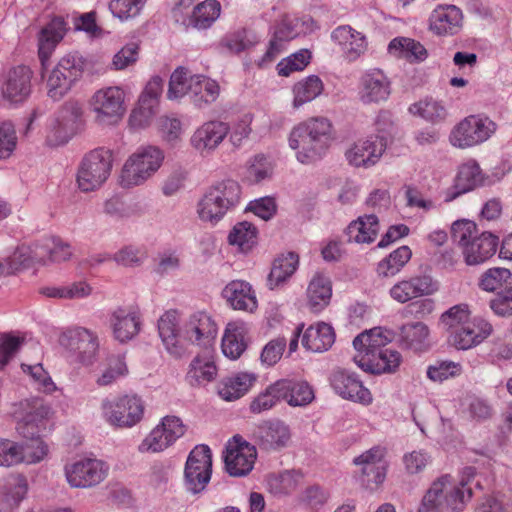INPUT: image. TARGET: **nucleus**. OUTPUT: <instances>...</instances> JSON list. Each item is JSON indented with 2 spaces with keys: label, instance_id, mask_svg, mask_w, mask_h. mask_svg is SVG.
Listing matches in <instances>:
<instances>
[{
  "label": "nucleus",
  "instance_id": "obj_1",
  "mask_svg": "<svg viewBox=\"0 0 512 512\" xmlns=\"http://www.w3.org/2000/svg\"><path fill=\"white\" fill-rule=\"evenodd\" d=\"M389 342L381 328L360 333L353 340L354 348L360 353L354 358L356 364L373 374L396 372L402 356L397 350L386 347Z\"/></svg>",
  "mask_w": 512,
  "mask_h": 512
},
{
  "label": "nucleus",
  "instance_id": "obj_2",
  "mask_svg": "<svg viewBox=\"0 0 512 512\" xmlns=\"http://www.w3.org/2000/svg\"><path fill=\"white\" fill-rule=\"evenodd\" d=\"M332 123L325 117H312L295 126L289 135V146L296 150V158L302 164L320 160L330 147Z\"/></svg>",
  "mask_w": 512,
  "mask_h": 512
},
{
  "label": "nucleus",
  "instance_id": "obj_3",
  "mask_svg": "<svg viewBox=\"0 0 512 512\" xmlns=\"http://www.w3.org/2000/svg\"><path fill=\"white\" fill-rule=\"evenodd\" d=\"M451 236L469 266L483 264L496 253L499 246L498 236L491 232L478 234L476 224L469 220L455 221Z\"/></svg>",
  "mask_w": 512,
  "mask_h": 512
},
{
  "label": "nucleus",
  "instance_id": "obj_4",
  "mask_svg": "<svg viewBox=\"0 0 512 512\" xmlns=\"http://www.w3.org/2000/svg\"><path fill=\"white\" fill-rule=\"evenodd\" d=\"M240 200L241 187L237 181H218L211 185L199 200L197 213L202 221L216 224L229 211L235 209Z\"/></svg>",
  "mask_w": 512,
  "mask_h": 512
},
{
  "label": "nucleus",
  "instance_id": "obj_5",
  "mask_svg": "<svg viewBox=\"0 0 512 512\" xmlns=\"http://www.w3.org/2000/svg\"><path fill=\"white\" fill-rule=\"evenodd\" d=\"M188 71L178 67L170 76L167 96L169 99H178L185 95L198 108H203L213 102L219 96V84L203 75L187 76Z\"/></svg>",
  "mask_w": 512,
  "mask_h": 512
},
{
  "label": "nucleus",
  "instance_id": "obj_6",
  "mask_svg": "<svg viewBox=\"0 0 512 512\" xmlns=\"http://www.w3.org/2000/svg\"><path fill=\"white\" fill-rule=\"evenodd\" d=\"M113 163L112 151L96 148L82 158L76 175L78 188L83 192L98 189L110 176Z\"/></svg>",
  "mask_w": 512,
  "mask_h": 512
},
{
  "label": "nucleus",
  "instance_id": "obj_7",
  "mask_svg": "<svg viewBox=\"0 0 512 512\" xmlns=\"http://www.w3.org/2000/svg\"><path fill=\"white\" fill-rule=\"evenodd\" d=\"M163 152L154 146L138 150L125 162L121 172V185L133 187L145 182L161 166Z\"/></svg>",
  "mask_w": 512,
  "mask_h": 512
},
{
  "label": "nucleus",
  "instance_id": "obj_8",
  "mask_svg": "<svg viewBox=\"0 0 512 512\" xmlns=\"http://www.w3.org/2000/svg\"><path fill=\"white\" fill-rule=\"evenodd\" d=\"M59 343L77 363L88 366L96 360L99 340L92 330L81 326L70 327L61 333Z\"/></svg>",
  "mask_w": 512,
  "mask_h": 512
},
{
  "label": "nucleus",
  "instance_id": "obj_9",
  "mask_svg": "<svg viewBox=\"0 0 512 512\" xmlns=\"http://www.w3.org/2000/svg\"><path fill=\"white\" fill-rule=\"evenodd\" d=\"M84 71V61L76 54L62 57L47 79V94L54 101L62 99Z\"/></svg>",
  "mask_w": 512,
  "mask_h": 512
},
{
  "label": "nucleus",
  "instance_id": "obj_10",
  "mask_svg": "<svg viewBox=\"0 0 512 512\" xmlns=\"http://www.w3.org/2000/svg\"><path fill=\"white\" fill-rule=\"evenodd\" d=\"M212 475V452L205 444L196 445L189 453L184 468V486L192 494L201 493Z\"/></svg>",
  "mask_w": 512,
  "mask_h": 512
},
{
  "label": "nucleus",
  "instance_id": "obj_11",
  "mask_svg": "<svg viewBox=\"0 0 512 512\" xmlns=\"http://www.w3.org/2000/svg\"><path fill=\"white\" fill-rule=\"evenodd\" d=\"M496 125L487 117L470 115L461 120L451 131L450 143L457 148H470L487 141Z\"/></svg>",
  "mask_w": 512,
  "mask_h": 512
},
{
  "label": "nucleus",
  "instance_id": "obj_12",
  "mask_svg": "<svg viewBox=\"0 0 512 512\" xmlns=\"http://www.w3.org/2000/svg\"><path fill=\"white\" fill-rule=\"evenodd\" d=\"M124 100L125 93L120 87L110 86L97 90L90 100L97 122L101 124L118 122L126 111Z\"/></svg>",
  "mask_w": 512,
  "mask_h": 512
},
{
  "label": "nucleus",
  "instance_id": "obj_13",
  "mask_svg": "<svg viewBox=\"0 0 512 512\" xmlns=\"http://www.w3.org/2000/svg\"><path fill=\"white\" fill-rule=\"evenodd\" d=\"M257 451L254 445L235 435L226 444L223 455L227 473L233 477L248 475L255 464Z\"/></svg>",
  "mask_w": 512,
  "mask_h": 512
},
{
  "label": "nucleus",
  "instance_id": "obj_14",
  "mask_svg": "<svg viewBox=\"0 0 512 512\" xmlns=\"http://www.w3.org/2000/svg\"><path fill=\"white\" fill-rule=\"evenodd\" d=\"M385 456L386 448L378 445L353 459V464L359 467L358 479L366 488L373 489L384 482L387 472Z\"/></svg>",
  "mask_w": 512,
  "mask_h": 512
},
{
  "label": "nucleus",
  "instance_id": "obj_15",
  "mask_svg": "<svg viewBox=\"0 0 512 512\" xmlns=\"http://www.w3.org/2000/svg\"><path fill=\"white\" fill-rule=\"evenodd\" d=\"M185 430V425L179 417L165 416L161 423L145 437L138 449L141 453L162 452L181 438Z\"/></svg>",
  "mask_w": 512,
  "mask_h": 512
},
{
  "label": "nucleus",
  "instance_id": "obj_16",
  "mask_svg": "<svg viewBox=\"0 0 512 512\" xmlns=\"http://www.w3.org/2000/svg\"><path fill=\"white\" fill-rule=\"evenodd\" d=\"M334 392L344 400H349L364 406L372 403L373 397L363 384L360 376L349 369H335L329 377Z\"/></svg>",
  "mask_w": 512,
  "mask_h": 512
},
{
  "label": "nucleus",
  "instance_id": "obj_17",
  "mask_svg": "<svg viewBox=\"0 0 512 512\" xmlns=\"http://www.w3.org/2000/svg\"><path fill=\"white\" fill-rule=\"evenodd\" d=\"M51 413L50 406L43 398L32 397L20 402V421L17 431L22 437H33L46 429Z\"/></svg>",
  "mask_w": 512,
  "mask_h": 512
},
{
  "label": "nucleus",
  "instance_id": "obj_18",
  "mask_svg": "<svg viewBox=\"0 0 512 512\" xmlns=\"http://www.w3.org/2000/svg\"><path fill=\"white\" fill-rule=\"evenodd\" d=\"M64 472L72 488H90L106 478L108 467L101 460L85 458L66 464Z\"/></svg>",
  "mask_w": 512,
  "mask_h": 512
},
{
  "label": "nucleus",
  "instance_id": "obj_19",
  "mask_svg": "<svg viewBox=\"0 0 512 512\" xmlns=\"http://www.w3.org/2000/svg\"><path fill=\"white\" fill-rule=\"evenodd\" d=\"M108 422L116 427H133L144 414V404L138 396L125 395L104 405Z\"/></svg>",
  "mask_w": 512,
  "mask_h": 512
},
{
  "label": "nucleus",
  "instance_id": "obj_20",
  "mask_svg": "<svg viewBox=\"0 0 512 512\" xmlns=\"http://www.w3.org/2000/svg\"><path fill=\"white\" fill-rule=\"evenodd\" d=\"M83 110L76 101L66 102L58 111L55 121L47 137L52 145H63L67 143L76 133Z\"/></svg>",
  "mask_w": 512,
  "mask_h": 512
},
{
  "label": "nucleus",
  "instance_id": "obj_21",
  "mask_svg": "<svg viewBox=\"0 0 512 512\" xmlns=\"http://www.w3.org/2000/svg\"><path fill=\"white\" fill-rule=\"evenodd\" d=\"M230 132L228 123L212 120L199 126L190 137V145L201 156L211 155Z\"/></svg>",
  "mask_w": 512,
  "mask_h": 512
},
{
  "label": "nucleus",
  "instance_id": "obj_22",
  "mask_svg": "<svg viewBox=\"0 0 512 512\" xmlns=\"http://www.w3.org/2000/svg\"><path fill=\"white\" fill-rule=\"evenodd\" d=\"M32 71L28 66L11 68L1 83V96L9 104L24 102L31 93Z\"/></svg>",
  "mask_w": 512,
  "mask_h": 512
},
{
  "label": "nucleus",
  "instance_id": "obj_23",
  "mask_svg": "<svg viewBox=\"0 0 512 512\" xmlns=\"http://www.w3.org/2000/svg\"><path fill=\"white\" fill-rule=\"evenodd\" d=\"M438 282L430 275H416L395 283L389 290L390 297L401 304L413 299L430 296L438 290Z\"/></svg>",
  "mask_w": 512,
  "mask_h": 512
},
{
  "label": "nucleus",
  "instance_id": "obj_24",
  "mask_svg": "<svg viewBox=\"0 0 512 512\" xmlns=\"http://www.w3.org/2000/svg\"><path fill=\"white\" fill-rule=\"evenodd\" d=\"M386 150V142L381 137H367L355 142L346 152L348 163L355 167L370 168L379 162Z\"/></svg>",
  "mask_w": 512,
  "mask_h": 512
},
{
  "label": "nucleus",
  "instance_id": "obj_25",
  "mask_svg": "<svg viewBox=\"0 0 512 512\" xmlns=\"http://www.w3.org/2000/svg\"><path fill=\"white\" fill-rule=\"evenodd\" d=\"M217 333L216 322L206 312L192 314L183 327L185 339L206 349L213 345Z\"/></svg>",
  "mask_w": 512,
  "mask_h": 512
},
{
  "label": "nucleus",
  "instance_id": "obj_26",
  "mask_svg": "<svg viewBox=\"0 0 512 512\" xmlns=\"http://www.w3.org/2000/svg\"><path fill=\"white\" fill-rule=\"evenodd\" d=\"M254 441L265 450L284 447L290 440L289 427L280 420L262 421L252 431Z\"/></svg>",
  "mask_w": 512,
  "mask_h": 512
},
{
  "label": "nucleus",
  "instance_id": "obj_27",
  "mask_svg": "<svg viewBox=\"0 0 512 512\" xmlns=\"http://www.w3.org/2000/svg\"><path fill=\"white\" fill-rule=\"evenodd\" d=\"M222 297L233 310L254 313L258 308L252 285L244 280H232L222 290Z\"/></svg>",
  "mask_w": 512,
  "mask_h": 512
},
{
  "label": "nucleus",
  "instance_id": "obj_28",
  "mask_svg": "<svg viewBox=\"0 0 512 512\" xmlns=\"http://www.w3.org/2000/svg\"><path fill=\"white\" fill-rule=\"evenodd\" d=\"M492 325L483 319H474L450 332L449 341L457 349L467 350L481 343L492 333Z\"/></svg>",
  "mask_w": 512,
  "mask_h": 512
},
{
  "label": "nucleus",
  "instance_id": "obj_29",
  "mask_svg": "<svg viewBox=\"0 0 512 512\" xmlns=\"http://www.w3.org/2000/svg\"><path fill=\"white\" fill-rule=\"evenodd\" d=\"M360 99L365 104L386 101L391 93L388 77L379 69L365 73L361 78Z\"/></svg>",
  "mask_w": 512,
  "mask_h": 512
},
{
  "label": "nucleus",
  "instance_id": "obj_30",
  "mask_svg": "<svg viewBox=\"0 0 512 512\" xmlns=\"http://www.w3.org/2000/svg\"><path fill=\"white\" fill-rule=\"evenodd\" d=\"M66 33V22L62 17H54L38 33V57L43 68L54 52L56 46Z\"/></svg>",
  "mask_w": 512,
  "mask_h": 512
},
{
  "label": "nucleus",
  "instance_id": "obj_31",
  "mask_svg": "<svg viewBox=\"0 0 512 512\" xmlns=\"http://www.w3.org/2000/svg\"><path fill=\"white\" fill-rule=\"evenodd\" d=\"M331 39L340 47L349 61H354L367 50L366 37L349 25L335 28Z\"/></svg>",
  "mask_w": 512,
  "mask_h": 512
},
{
  "label": "nucleus",
  "instance_id": "obj_32",
  "mask_svg": "<svg viewBox=\"0 0 512 512\" xmlns=\"http://www.w3.org/2000/svg\"><path fill=\"white\" fill-rule=\"evenodd\" d=\"M461 10L452 4L440 5L432 13L430 29L437 35H454L462 24Z\"/></svg>",
  "mask_w": 512,
  "mask_h": 512
},
{
  "label": "nucleus",
  "instance_id": "obj_33",
  "mask_svg": "<svg viewBox=\"0 0 512 512\" xmlns=\"http://www.w3.org/2000/svg\"><path fill=\"white\" fill-rule=\"evenodd\" d=\"M29 448H21L19 443L2 439L0 440V466L11 467L19 463H38L43 460L45 448L38 447L37 452L30 453Z\"/></svg>",
  "mask_w": 512,
  "mask_h": 512
},
{
  "label": "nucleus",
  "instance_id": "obj_34",
  "mask_svg": "<svg viewBox=\"0 0 512 512\" xmlns=\"http://www.w3.org/2000/svg\"><path fill=\"white\" fill-rule=\"evenodd\" d=\"M248 330L247 324L243 321H232L227 324L221 344L226 357L236 360L243 354L247 348Z\"/></svg>",
  "mask_w": 512,
  "mask_h": 512
},
{
  "label": "nucleus",
  "instance_id": "obj_35",
  "mask_svg": "<svg viewBox=\"0 0 512 512\" xmlns=\"http://www.w3.org/2000/svg\"><path fill=\"white\" fill-rule=\"evenodd\" d=\"M380 230L379 219L375 214H365L350 222L345 230L348 242L370 244L375 241Z\"/></svg>",
  "mask_w": 512,
  "mask_h": 512
},
{
  "label": "nucleus",
  "instance_id": "obj_36",
  "mask_svg": "<svg viewBox=\"0 0 512 512\" xmlns=\"http://www.w3.org/2000/svg\"><path fill=\"white\" fill-rule=\"evenodd\" d=\"M158 332L167 352L173 357H181L184 349L178 339V313L176 310L166 311L160 317Z\"/></svg>",
  "mask_w": 512,
  "mask_h": 512
},
{
  "label": "nucleus",
  "instance_id": "obj_37",
  "mask_svg": "<svg viewBox=\"0 0 512 512\" xmlns=\"http://www.w3.org/2000/svg\"><path fill=\"white\" fill-rule=\"evenodd\" d=\"M335 337L333 327L320 322L306 329L302 336V345L306 350L320 353L332 347Z\"/></svg>",
  "mask_w": 512,
  "mask_h": 512
},
{
  "label": "nucleus",
  "instance_id": "obj_38",
  "mask_svg": "<svg viewBox=\"0 0 512 512\" xmlns=\"http://www.w3.org/2000/svg\"><path fill=\"white\" fill-rule=\"evenodd\" d=\"M429 336L428 326L420 321L403 324L398 332V344L403 349L415 352L427 349Z\"/></svg>",
  "mask_w": 512,
  "mask_h": 512
},
{
  "label": "nucleus",
  "instance_id": "obj_39",
  "mask_svg": "<svg viewBox=\"0 0 512 512\" xmlns=\"http://www.w3.org/2000/svg\"><path fill=\"white\" fill-rule=\"evenodd\" d=\"M282 401H286L292 407L306 406L314 399V391L308 382L295 378L279 379Z\"/></svg>",
  "mask_w": 512,
  "mask_h": 512
},
{
  "label": "nucleus",
  "instance_id": "obj_40",
  "mask_svg": "<svg viewBox=\"0 0 512 512\" xmlns=\"http://www.w3.org/2000/svg\"><path fill=\"white\" fill-rule=\"evenodd\" d=\"M257 380L255 373L239 372L225 378L219 385L218 393L225 401H234L244 396Z\"/></svg>",
  "mask_w": 512,
  "mask_h": 512
},
{
  "label": "nucleus",
  "instance_id": "obj_41",
  "mask_svg": "<svg viewBox=\"0 0 512 512\" xmlns=\"http://www.w3.org/2000/svg\"><path fill=\"white\" fill-rule=\"evenodd\" d=\"M298 264L299 256L294 252H289L276 258L267 278L269 289L274 290L283 286L295 273Z\"/></svg>",
  "mask_w": 512,
  "mask_h": 512
},
{
  "label": "nucleus",
  "instance_id": "obj_42",
  "mask_svg": "<svg viewBox=\"0 0 512 512\" xmlns=\"http://www.w3.org/2000/svg\"><path fill=\"white\" fill-rule=\"evenodd\" d=\"M480 168L477 164L463 165L456 177L455 185L446 191L445 201L451 202L460 195L473 190L481 183Z\"/></svg>",
  "mask_w": 512,
  "mask_h": 512
},
{
  "label": "nucleus",
  "instance_id": "obj_43",
  "mask_svg": "<svg viewBox=\"0 0 512 512\" xmlns=\"http://www.w3.org/2000/svg\"><path fill=\"white\" fill-rule=\"evenodd\" d=\"M114 337L121 343L131 340L140 330V320L136 313L118 308L112 314Z\"/></svg>",
  "mask_w": 512,
  "mask_h": 512
},
{
  "label": "nucleus",
  "instance_id": "obj_44",
  "mask_svg": "<svg viewBox=\"0 0 512 512\" xmlns=\"http://www.w3.org/2000/svg\"><path fill=\"white\" fill-rule=\"evenodd\" d=\"M388 50L396 57L410 63L422 62L428 56L427 50L419 41L406 37L394 38L389 43Z\"/></svg>",
  "mask_w": 512,
  "mask_h": 512
},
{
  "label": "nucleus",
  "instance_id": "obj_45",
  "mask_svg": "<svg viewBox=\"0 0 512 512\" xmlns=\"http://www.w3.org/2000/svg\"><path fill=\"white\" fill-rule=\"evenodd\" d=\"M450 475H442L435 480L424 495L417 512H442L444 505V491L449 485Z\"/></svg>",
  "mask_w": 512,
  "mask_h": 512
},
{
  "label": "nucleus",
  "instance_id": "obj_46",
  "mask_svg": "<svg viewBox=\"0 0 512 512\" xmlns=\"http://www.w3.org/2000/svg\"><path fill=\"white\" fill-rule=\"evenodd\" d=\"M331 295L330 282L322 276L313 277L307 289L308 305L311 311L320 312L329 304Z\"/></svg>",
  "mask_w": 512,
  "mask_h": 512
},
{
  "label": "nucleus",
  "instance_id": "obj_47",
  "mask_svg": "<svg viewBox=\"0 0 512 512\" xmlns=\"http://www.w3.org/2000/svg\"><path fill=\"white\" fill-rule=\"evenodd\" d=\"M323 82L317 75H310L293 86V106L299 108L305 103L311 102L323 91Z\"/></svg>",
  "mask_w": 512,
  "mask_h": 512
},
{
  "label": "nucleus",
  "instance_id": "obj_48",
  "mask_svg": "<svg viewBox=\"0 0 512 512\" xmlns=\"http://www.w3.org/2000/svg\"><path fill=\"white\" fill-rule=\"evenodd\" d=\"M258 230L250 222L237 223L228 235V242L238 246L241 252L247 253L257 244Z\"/></svg>",
  "mask_w": 512,
  "mask_h": 512
},
{
  "label": "nucleus",
  "instance_id": "obj_49",
  "mask_svg": "<svg viewBox=\"0 0 512 512\" xmlns=\"http://www.w3.org/2000/svg\"><path fill=\"white\" fill-rule=\"evenodd\" d=\"M409 112L433 124L445 121L448 116L447 109L443 103L433 98H426L412 104L409 107Z\"/></svg>",
  "mask_w": 512,
  "mask_h": 512
},
{
  "label": "nucleus",
  "instance_id": "obj_50",
  "mask_svg": "<svg viewBox=\"0 0 512 512\" xmlns=\"http://www.w3.org/2000/svg\"><path fill=\"white\" fill-rule=\"evenodd\" d=\"M411 256L412 251L408 246L403 245L397 248L378 263V275L382 277L395 276L408 263Z\"/></svg>",
  "mask_w": 512,
  "mask_h": 512
},
{
  "label": "nucleus",
  "instance_id": "obj_51",
  "mask_svg": "<svg viewBox=\"0 0 512 512\" xmlns=\"http://www.w3.org/2000/svg\"><path fill=\"white\" fill-rule=\"evenodd\" d=\"M216 375L217 368L213 360L196 356L190 363L187 378L191 385H202L213 381Z\"/></svg>",
  "mask_w": 512,
  "mask_h": 512
},
{
  "label": "nucleus",
  "instance_id": "obj_52",
  "mask_svg": "<svg viewBox=\"0 0 512 512\" xmlns=\"http://www.w3.org/2000/svg\"><path fill=\"white\" fill-rule=\"evenodd\" d=\"M303 475L296 470H286L270 476L268 486L275 495H289L295 492L301 485Z\"/></svg>",
  "mask_w": 512,
  "mask_h": 512
},
{
  "label": "nucleus",
  "instance_id": "obj_53",
  "mask_svg": "<svg viewBox=\"0 0 512 512\" xmlns=\"http://www.w3.org/2000/svg\"><path fill=\"white\" fill-rule=\"evenodd\" d=\"M220 2H199L188 19L187 26L197 29H206L219 17ZM186 25V23L184 22Z\"/></svg>",
  "mask_w": 512,
  "mask_h": 512
},
{
  "label": "nucleus",
  "instance_id": "obj_54",
  "mask_svg": "<svg viewBox=\"0 0 512 512\" xmlns=\"http://www.w3.org/2000/svg\"><path fill=\"white\" fill-rule=\"evenodd\" d=\"M283 398L279 380L269 384L262 392H260L250 402L249 410L253 414L271 410Z\"/></svg>",
  "mask_w": 512,
  "mask_h": 512
},
{
  "label": "nucleus",
  "instance_id": "obj_55",
  "mask_svg": "<svg viewBox=\"0 0 512 512\" xmlns=\"http://www.w3.org/2000/svg\"><path fill=\"white\" fill-rule=\"evenodd\" d=\"M28 492L27 479L22 475H17L9 478L4 487L3 504L8 509H14L26 497Z\"/></svg>",
  "mask_w": 512,
  "mask_h": 512
},
{
  "label": "nucleus",
  "instance_id": "obj_56",
  "mask_svg": "<svg viewBox=\"0 0 512 512\" xmlns=\"http://www.w3.org/2000/svg\"><path fill=\"white\" fill-rule=\"evenodd\" d=\"M257 42L258 38L253 31L242 28L229 35H225L220 41V46L228 49L231 53L238 54L251 48Z\"/></svg>",
  "mask_w": 512,
  "mask_h": 512
},
{
  "label": "nucleus",
  "instance_id": "obj_57",
  "mask_svg": "<svg viewBox=\"0 0 512 512\" xmlns=\"http://www.w3.org/2000/svg\"><path fill=\"white\" fill-rule=\"evenodd\" d=\"M472 496L471 488L466 483L460 482L458 485H452V477L450 476L449 485L444 491V505L453 512L461 511L466 502Z\"/></svg>",
  "mask_w": 512,
  "mask_h": 512
},
{
  "label": "nucleus",
  "instance_id": "obj_58",
  "mask_svg": "<svg viewBox=\"0 0 512 512\" xmlns=\"http://www.w3.org/2000/svg\"><path fill=\"white\" fill-rule=\"evenodd\" d=\"M462 365L450 360H438L427 368V377L433 382L442 383L462 373Z\"/></svg>",
  "mask_w": 512,
  "mask_h": 512
},
{
  "label": "nucleus",
  "instance_id": "obj_59",
  "mask_svg": "<svg viewBox=\"0 0 512 512\" xmlns=\"http://www.w3.org/2000/svg\"><path fill=\"white\" fill-rule=\"evenodd\" d=\"M504 284H512V273L506 268H490L480 278L479 286L488 292H493L503 287Z\"/></svg>",
  "mask_w": 512,
  "mask_h": 512
},
{
  "label": "nucleus",
  "instance_id": "obj_60",
  "mask_svg": "<svg viewBox=\"0 0 512 512\" xmlns=\"http://www.w3.org/2000/svg\"><path fill=\"white\" fill-rule=\"evenodd\" d=\"M295 33L290 30L285 24L280 25L270 40L269 46L264 53L259 65L273 61L282 51V42L290 40L295 37Z\"/></svg>",
  "mask_w": 512,
  "mask_h": 512
},
{
  "label": "nucleus",
  "instance_id": "obj_61",
  "mask_svg": "<svg viewBox=\"0 0 512 512\" xmlns=\"http://www.w3.org/2000/svg\"><path fill=\"white\" fill-rule=\"evenodd\" d=\"M310 60L311 52L308 49H302L278 63V74L289 76L294 71H301L310 63Z\"/></svg>",
  "mask_w": 512,
  "mask_h": 512
},
{
  "label": "nucleus",
  "instance_id": "obj_62",
  "mask_svg": "<svg viewBox=\"0 0 512 512\" xmlns=\"http://www.w3.org/2000/svg\"><path fill=\"white\" fill-rule=\"evenodd\" d=\"M469 309L467 304H459L445 311L441 317V324L445 329L454 331L469 322Z\"/></svg>",
  "mask_w": 512,
  "mask_h": 512
},
{
  "label": "nucleus",
  "instance_id": "obj_63",
  "mask_svg": "<svg viewBox=\"0 0 512 512\" xmlns=\"http://www.w3.org/2000/svg\"><path fill=\"white\" fill-rule=\"evenodd\" d=\"M21 367L23 372L28 373L31 376L32 380L37 385L38 390L44 393H52L56 390L54 382L41 364H22Z\"/></svg>",
  "mask_w": 512,
  "mask_h": 512
},
{
  "label": "nucleus",
  "instance_id": "obj_64",
  "mask_svg": "<svg viewBox=\"0 0 512 512\" xmlns=\"http://www.w3.org/2000/svg\"><path fill=\"white\" fill-rule=\"evenodd\" d=\"M286 348V339L278 337L270 340L262 349L260 360L267 367L274 366L282 357Z\"/></svg>",
  "mask_w": 512,
  "mask_h": 512
}]
</instances>
